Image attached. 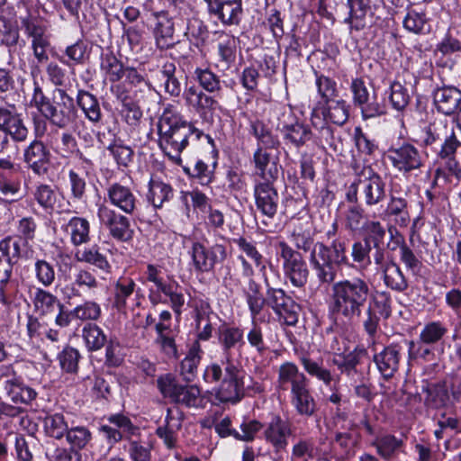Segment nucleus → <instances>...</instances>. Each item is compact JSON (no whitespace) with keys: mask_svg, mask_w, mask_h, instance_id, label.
Listing matches in <instances>:
<instances>
[{"mask_svg":"<svg viewBox=\"0 0 461 461\" xmlns=\"http://www.w3.org/2000/svg\"><path fill=\"white\" fill-rule=\"evenodd\" d=\"M27 246L28 242L17 237H6L0 241V253L6 258V266H10L11 270L20 258L26 257Z\"/></svg>","mask_w":461,"mask_h":461,"instance_id":"obj_36","label":"nucleus"},{"mask_svg":"<svg viewBox=\"0 0 461 461\" xmlns=\"http://www.w3.org/2000/svg\"><path fill=\"white\" fill-rule=\"evenodd\" d=\"M434 103L439 113L455 114L461 110V91L452 86L438 88L434 93Z\"/></svg>","mask_w":461,"mask_h":461,"instance_id":"obj_29","label":"nucleus"},{"mask_svg":"<svg viewBox=\"0 0 461 461\" xmlns=\"http://www.w3.org/2000/svg\"><path fill=\"white\" fill-rule=\"evenodd\" d=\"M63 230L70 236V242L76 247L90 241V223L86 218L72 217Z\"/></svg>","mask_w":461,"mask_h":461,"instance_id":"obj_37","label":"nucleus"},{"mask_svg":"<svg viewBox=\"0 0 461 461\" xmlns=\"http://www.w3.org/2000/svg\"><path fill=\"white\" fill-rule=\"evenodd\" d=\"M183 98L187 106L194 109L198 113H207L214 111L218 102L210 95L204 94L198 87L192 86L183 93Z\"/></svg>","mask_w":461,"mask_h":461,"instance_id":"obj_32","label":"nucleus"},{"mask_svg":"<svg viewBox=\"0 0 461 461\" xmlns=\"http://www.w3.org/2000/svg\"><path fill=\"white\" fill-rule=\"evenodd\" d=\"M44 432L47 436L61 439L68 432V425L61 413L49 414L43 420Z\"/></svg>","mask_w":461,"mask_h":461,"instance_id":"obj_53","label":"nucleus"},{"mask_svg":"<svg viewBox=\"0 0 461 461\" xmlns=\"http://www.w3.org/2000/svg\"><path fill=\"white\" fill-rule=\"evenodd\" d=\"M402 445V441L393 435L382 436L375 438V440L372 443V446L376 448L378 455L385 460H389L393 457L395 452L400 448Z\"/></svg>","mask_w":461,"mask_h":461,"instance_id":"obj_60","label":"nucleus"},{"mask_svg":"<svg viewBox=\"0 0 461 461\" xmlns=\"http://www.w3.org/2000/svg\"><path fill=\"white\" fill-rule=\"evenodd\" d=\"M387 158L392 166L403 175L420 170L424 166L422 152L409 142L390 147L387 151Z\"/></svg>","mask_w":461,"mask_h":461,"instance_id":"obj_10","label":"nucleus"},{"mask_svg":"<svg viewBox=\"0 0 461 461\" xmlns=\"http://www.w3.org/2000/svg\"><path fill=\"white\" fill-rule=\"evenodd\" d=\"M80 358L81 355L79 351L68 345L58 355L60 368L62 371L68 374H76L77 372Z\"/></svg>","mask_w":461,"mask_h":461,"instance_id":"obj_61","label":"nucleus"},{"mask_svg":"<svg viewBox=\"0 0 461 461\" xmlns=\"http://www.w3.org/2000/svg\"><path fill=\"white\" fill-rule=\"evenodd\" d=\"M309 384L305 375L299 371L298 366L292 362H285L279 366L277 386L286 391L290 388L291 394Z\"/></svg>","mask_w":461,"mask_h":461,"instance_id":"obj_25","label":"nucleus"},{"mask_svg":"<svg viewBox=\"0 0 461 461\" xmlns=\"http://www.w3.org/2000/svg\"><path fill=\"white\" fill-rule=\"evenodd\" d=\"M172 197L173 189L168 184L153 178L149 180L147 199L155 208H161Z\"/></svg>","mask_w":461,"mask_h":461,"instance_id":"obj_45","label":"nucleus"},{"mask_svg":"<svg viewBox=\"0 0 461 461\" xmlns=\"http://www.w3.org/2000/svg\"><path fill=\"white\" fill-rule=\"evenodd\" d=\"M157 385L161 394L175 403L186 407L198 405L201 390L197 385L181 384L170 374L159 376Z\"/></svg>","mask_w":461,"mask_h":461,"instance_id":"obj_8","label":"nucleus"},{"mask_svg":"<svg viewBox=\"0 0 461 461\" xmlns=\"http://www.w3.org/2000/svg\"><path fill=\"white\" fill-rule=\"evenodd\" d=\"M14 170L11 157L0 158V200L5 203H14L23 197L21 180L11 175Z\"/></svg>","mask_w":461,"mask_h":461,"instance_id":"obj_17","label":"nucleus"},{"mask_svg":"<svg viewBox=\"0 0 461 461\" xmlns=\"http://www.w3.org/2000/svg\"><path fill=\"white\" fill-rule=\"evenodd\" d=\"M276 129L286 142L297 149L303 147L312 136L309 126L300 122L290 108L285 109L279 115Z\"/></svg>","mask_w":461,"mask_h":461,"instance_id":"obj_11","label":"nucleus"},{"mask_svg":"<svg viewBox=\"0 0 461 461\" xmlns=\"http://www.w3.org/2000/svg\"><path fill=\"white\" fill-rule=\"evenodd\" d=\"M185 34L194 41L195 46L199 47L205 45L210 32L208 27L202 20L193 17L186 22V31Z\"/></svg>","mask_w":461,"mask_h":461,"instance_id":"obj_58","label":"nucleus"},{"mask_svg":"<svg viewBox=\"0 0 461 461\" xmlns=\"http://www.w3.org/2000/svg\"><path fill=\"white\" fill-rule=\"evenodd\" d=\"M242 0H223L212 16L223 25H239L242 15Z\"/></svg>","mask_w":461,"mask_h":461,"instance_id":"obj_39","label":"nucleus"},{"mask_svg":"<svg viewBox=\"0 0 461 461\" xmlns=\"http://www.w3.org/2000/svg\"><path fill=\"white\" fill-rule=\"evenodd\" d=\"M312 125L317 131V139L320 144L325 148L330 147L337 150L336 138L334 136L333 128L329 125V122L322 119L318 111H312L311 116Z\"/></svg>","mask_w":461,"mask_h":461,"instance_id":"obj_42","label":"nucleus"},{"mask_svg":"<svg viewBox=\"0 0 461 461\" xmlns=\"http://www.w3.org/2000/svg\"><path fill=\"white\" fill-rule=\"evenodd\" d=\"M370 221L365 215L364 209L357 204L348 206L345 212L346 229L353 232L363 230Z\"/></svg>","mask_w":461,"mask_h":461,"instance_id":"obj_59","label":"nucleus"},{"mask_svg":"<svg viewBox=\"0 0 461 461\" xmlns=\"http://www.w3.org/2000/svg\"><path fill=\"white\" fill-rule=\"evenodd\" d=\"M221 41L218 44L220 61L229 68L236 59L237 43L233 36L223 32H218Z\"/></svg>","mask_w":461,"mask_h":461,"instance_id":"obj_56","label":"nucleus"},{"mask_svg":"<svg viewBox=\"0 0 461 461\" xmlns=\"http://www.w3.org/2000/svg\"><path fill=\"white\" fill-rule=\"evenodd\" d=\"M385 228L378 221L366 222L362 239L374 249L372 253L375 264H382L385 258Z\"/></svg>","mask_w":461,"mask_h":461,"instance_id":"obj_24","label":"nucleus"},{"mask_svg":"<svg viewBox=\"0 0 461 461\" xmlns=\"http://www.w3.org/2000/svg\"><path fill=\"white\" fill-rule=\"evenodd\" d=\"M51 160V153L43 141L34 139L23 149V162L36 175L48 172Z\"/></svg>","mask_w":461,"mask_h":461,"instance_id":"obj_18","label":"nucleus"},{"mask_svg":"<svg viewBox=\"0 0 461 461\" xmlns=\"http://www.w3.org/2000/svg\"><path fill=\"white\" fill-rule=\"evenodd\" d=\"M5 390L10 401L16 404H28L37 396L35 390L23 384L21 377H12L5 380Z\"/></svg>","mask_w":461,"mask_h":461,"instance_id":"obj_35","label":"nucleus"},{"mask_svg":"<svg viewBox=\"0 0 461 461\" xmlns=\"http://www.w3.org/2000/svg\"><path fill=\"white\" fill-rule=\"evenodd\" d=\"M97 216L114 240L127 242L132 239L134 230L131 228L130 220L126 216L116 212L105 204L99 206Z\"/></svg>","mask_w":461,"mask_h":461,"instance_id":"obj_16","label":"nucleus"},{"mask_svg":"<svg viewBox=\"0 0 461 461\" xmlns=\"http://www.w3.org/2000/svg\"><path fill=\"white\" fill-rule=\"evenodd\" d=\"M329 285H331L330 313L347 321L359 319L372 296L369 282L365 278L354 276L334 280Z\"/></svg>","mask_w":461,"mask_h":461,"instance_id":"obj_3","label":"nucleus"},{"mask_svg":"<svg viewBox=\"0 0 461 461\" xmlns=\"http://www.w3.org/2000/svg\"><path fill=\"white\" fill-rule=\"evenodd\" d=\"M106 194L111 204L124 213L133 215L138 212L140 203L130 186L113 183L107 187Z\"/></svg>","mask_w":461,"mask_h":461,"instance_id":"obj_21","label":"nucleus"},{"mask_svg":"<svg viewBox=\"0 0 461 461\" xmlns=\"http://www.w3.org/2000/svg\"><path fill=\"white\" fill-rule=\"evenodd\" d=\"M203 351L198 340L191 345L185 357L181 361L180 372L185 382H191L196 375L198 366L202 360Z\"/></svg>","mask_w":461,"mask_h":461,"instance_id":"obj_38","label":"nucleus"},{"mask_svg":"<svg viewBox=\"0 0 461 461\" xmlns=\"http://www.w3.org/2000/svg\"><path fill=\"white\" fill-rule=\"evenodd\" d=\"M292 433L290 423L276 415L267 424L263 434L266 442L271 445L276 453H279L286 449Z\"/></svg>","mask_w":461,"mask_h":461,"instance_id":"obj_20","label":"nucleus"},{"mask_svg":"<svg viewBox=\"0 0 461 461\" xmlns=\"http://www.w3.org/2000/svg\"><path fill=\"white\" fill-rule=\"evenodd\" d=\"M389 231L391 234V239L393 240V247H390V245L388 244L390 249L395 250L397 248H399L400 258L401 261L405 265V267L411 271L419 269L421 266V262L414 254V252L405 243L404 238L397 230H395V235L393 234L391 229L389 230Z\"/></svg>","mask_w":461,"mask_h":461,"instance_id":"obj_41","label":"nucleus"},{"mask_svg":"<svg viewBox=\"0 0 461 461\" xmlns=\"http://www.w3.org/2000/svg\"><path fill=\"white\" fill-rule=\"evenodd\" d=\"M158 146L165 156L176 165H181V153L189 145V138L195 134L200 140L206 134L187 122L177 109L168 104L159 116L158 124Z\"/></svg>","mask_w":461,"mask_h":461,"instance_id":"obj_2","label":"nucleus"},{"mask_svg":"<svg viewBox=\"0 0 461 461\" xmlns=\"http://www.w3.org/2000/svg\"><path fill=\"white\" fill-rule=\"evenodd\" d=\"M277 247L283 260V271L285 278L295 287L304 286L308 281L310 271L302 253L285 241H279Z\"/></svg>","mask_w":461,"mask_h":461,"instance_id":"obj_7","label":"nucleus"},{"mask_svg":"<svg viewBox=\"0 0 461 461\" xmlns=\"http://www.w3.org/2000/svg\"><path fill=\"white\" fill-rule=\"evenodd\" d=\"M291 402L299 415L311 417L317 410V404L309 384L291 394Z\"/></svg>","mask_w":461,"mask_h":461,"instance_id":"obj_40","label":"nucleus"},{"mask_svg":"<svg viewBox=\"0 0 461 461\" xmlns=\"http://www.w3.org/2000/svg\"><path fill=\"white\" fill-rule=\"evenodd\" d=\"M402 347L399 344H390L373 357V361L382 375L388 381L398 371L402 359Z\"/></svg>","mask_w":461,"mask_h":461,"instance_id":"obj_19","label":"nucleus"},{"mask_svg":"<svg viewBox=\"0 0 461 461\" xmlns=\"http://www.w3.org/2000/svg\"><path fill=\"white\" fill-rule=\"evenodd\" d=\"M135 283L130 278H120L113 288V306L119 312L126 308V301L134 290Z\"/></svg>","mask_w":461,"mask_h":461,"instance_id":"obj_55","label":"nucleus"},{"mask_svg":"<svg viewBox=\"0 0 461 461\" xmlns=\"http://www.w3.org/2000/svg\"><path fill=\"white\" fill-rule=\"evenodd\" d=\"M76 258L79 262L90 264L104 274H110L112 266L106 258V256L100 251L97 245L86 248L82 251L76 253Z\"/></svg>","mask_w":461,"mask_h":461,"instance_id":"obj_44","label":"nucleus"},{"mask_svg":"<svg viewBox=\"0 0 461 461\" xmlns=\"http://www.w3.org/2000/svg\"><path fill=\"white\" fill-rule=\"evenodd\" d=\"M300 362L309 375L321 381L325 385H330L333 376L329 369L323 366L322 360H314L307 355L300 357Z\"/></svg>","mask_w":461,"mask_h":461,"instance_id":"obj_51","label":"nucleus"},{"mask_svg":"<svg viewBox=\"0 0 461 461\" xmlns=\"http://www.w3.org/2000/svg\"><path fill=\"white\" fill-rule=\"evenodd\" d=\"M422 142L426 147L441 143L438 156L442 158H452L456 154V150L461 147V142L457 140L454 127L448 124L447 120L435 119L429 122L422 131Z\"/></svg>","mask_w":461,"mask_h":461,"instance_id":"obj_5","label":"nucleus"},{"mask_svg":"<svg viewBox=\"0 0 461 461\" xmlns=\"http://www.w3.org/2000/svg\"><path fill=\"white\" fill-rule=\"evenodd\" d=\"M422 391L427 393L425 404L430 408H441L449 400L448 391L444 383L427 384L422 387Z\"/></svg>","mask_w":461,"mask_h":461,"instance_id":"obj_49","label":"nucleus"},{"mask_svg":"<svg viewBox=\"0 0 461 461\" xmlns=\"http://www.w3.org/2000/svg\"><path fill=\"white\" fill-rule=\"evenodd\" d=\"M58 152L62 158L76 156L82 162H91V158L82 154L79 150L77 141L74 135L68 131L62 132Z\"/></svg>","mask_w":461,"mask_h":461,"instance_id":"obj_54","label":"nucleus"},{"mask_svg":"<svg viewBox=\"0 0 461 461\" xmlns=\"http://www.w3.org/2000/svg\"><path fill=\"white\" fill-rule=\"evenodd\" d=\"M409 197V190H402L397 184L393 185L389 192V202L383 212L384 217L393 219L400 227H407L411 221Z\"/></svg>","mask_w":461,"mask_h":461,"instance_id":"obj_15","label":"nucleus"},{"mask_svg":"<svg viewBox=\"0 0 461 461\" xmlns=\"http://www.w3.org/2000/svg\"><path fill=\"white\" fill-rule=\"evenodd\" d=\"M32 303L35 311L41 315L53 314L62 303L56 295L41 288L36 289Z\"/></svg>","mask_w":461,"mask_h":461,"instance_id":"obj_47","label":"nucleus"},{"mask_svg":"<svg viewBox=\"0 0 461 461\" xmlns=\"http://www.w3.org/2000/svg\"><path fill=\"white\" fill-rule=\"evenodd\" d=\"M204 139L211 148L209 154L203 158H197L190 166L185 167L184 171L198 184L208 186L215 179L219 152L213 139L210 135H205Z\"/></svg>","mask_w":461,"mask_h":461,"instance_id":"obj_12","label":"nucleus"},{"mask_svg":"<svg viewBox=\"0 0 461 461\" xmlns=\"http://www.w3.org/2000/svg\"><path fill=\"white\" fill-rule=\"evenodd\" d=\"M254 196L258 211L269 219H273L278 208L279 195L274 182L266 181L255 185Z\"/></svg>","mask_w":461,"mask_h":461,"instance_id":"obj_22","label":"nucleus"},{"mask_svg":"<svg viewBox=\"0 0 461 461\" xmlns=\"http://www.w3.org/2000/svg\"><path fill=\"white\" fill-rule=\"evenodd\" d=\"M243 330L238 327H221L218 340L225 358L224 367L218 363L208 365L203 374L204 382L220 383L216 398L221 402H239L245 395V387L241 371L234 364L232 349L244 345Z\"/></svg>","mask_w":461,"mask_h":461,"instance_id":"obj_1","label":"nucleus"},{"mask_svg":"<svg viewBox=\"0 0 461 461\" xmlns=\"http://www.w3.org/2000/svg\"><path fill=\"white\" fill-rule=\"evenodd\" d=\"M359 108L361 116L364 120H368L384 115L387 113L385 103L383 99L379 100L375 90L372 94L355 105Z\"/></svg>","mask_w":461,"mask_h":461,"instance_id":"obj_48","label":"nucleus"},{"mask_svg":"<svg viewBox=\"0 0 461 461\" xmlns=\"http://www.w3.org/2000/svg\"><path fill=\"white\" fill-rule=\"evenodd\" d=\"M256 174L264 181L275 182L278 177L277 158H274L262 147H258L254 155Z\"/></svg>","mask_w":461,"mask_h":461,"instance_id":"obj_30","label":"nucleus"},{"mask_svg":"<svg viewBox=\"0 0 461 461\" xmlns=\"http://www.w3.org/2000/svg\"><path fill=\"white\" fill-rule=\"evenodd\" d=\"M153 15L156 19L154 35L157 46L160 50L169 49L174 45L175 27L173 17H169L166 11L156 12Z\"/></svg>","mask_w":461,"mask_h":461,"instance_id":"obj_28","label":"nucleus"},{"mask_svg":"<svg viewBox=\"0 0 461 461\" xmlns=\"http://www.w3.org/2000/svg\"><path fill=\"white\" fill-rule=\"evenodd\" d=\"M189 253L193 267L199 273L212 271L215 265L222 263L227 258V250L224 245L214 244L206 248L198 240L192 243Z\"/></svg>","mask_w":461,"mask_h":461,"instance_id":"obj_13","label":"nucleus"},{"mask_svg":"<svg viewBox=\"0 0 461 461\" xmlns=\"http://www.w3.org/2000/svg\"><path fill=\"white\" fill-rule=\"evenodd\" d=\"M183 414L179 411L168 408L165 422L156 429V435L163 441L168 449L176 447L177 432L182 428Z\"/></svg>","mask_w":461,"mask_h":461,"instance_id":"obj_26","label":"nucleus"},{"mask_svg":"<svg viewBox=\"0 0 461 461\" xmlns=\"http://www.w3.org/2000/svg\"><path fill=\"white\" fill-rule=\"evenodd\" d=\"M321 447H316L312 438H300L292 447V460L308 461L309 459L318 458L323 455Z\"/></svg>","mask_w":461,"mask_h":461,"instance_id":"obj_46","label":"nucleus"},{"mask_svg":"<svg viewBox=\"0 0 461 461\" xmlns=\"http://www.w3.org/2000/svg\"><path fill=\"white\" fill-rule=\"evenodd\" d=\"M362 198L368 207L384 202L386 198L385 182L380 175H373L368 180L358 179Z\"/></svg>","mask_w":461,"mask_h":461,"instance_id":"obj_27","label":"nucleus"},{"mask_svg":"<svg viewBox=\"0 0 461 461\" xmlns=\"http://www.w3.org/2000/svg\"><path fill=\"white\" fill-rule=\"evenodd\" d=\"M291 241L295 247V250H303L309 252L308 260L310 266L314 271L317 258L323 257L326 249L321 241H315V230L312 229L309 221H300L294 223L291 231Z\"/></svg>","mask_w":461,"mask_h":461,"instance_id":"obj_9","label":"nucleus"},{"mask_svg":"<svg viewBox=\"0 0 461 461\" xmlns=\"http://www.w3.org/2000/svg\"><path fill=\"white\" fill-rule=\"evenodd\" d=\"M41 116L59 129H66L77 119V110L74 100L63 89H58V95L51 98V103Z\"/></svg>","mask_w":461,"mask_h":461,"instance_id":"obj_6","label":"nucleus"},{"mask_svg":"<svg viewBox=\"0 0 461 461\" xmlns=\"http://www.w3.org/2000/svg\"><path fill=\"white\" fill-rule=\"evenodd\" d=\"M20 33L16 24L0 15V41L9 49L15 48L19 42Z\"/></svg>","mask_w":461,"mask_h":461,"instance_id":"obj_62","label":"nucleus"},{"mask_svg":"<svg viewBox=\"0 0 461 461\" xmlns=\"http://www.w3.org/2000/svg\"><path fill=\"white\" fill-rule=\"evenodd\" d=\"M247 303L251 313V317L255 320L265 304H267V297L264 298L259 292V286L254 280L249 282V291L246 293Z\"/></svg>","mask_w":461,"mask_h":461,"instance_id":"obj_63","label":"nucleus"},{"mask_svg":"<svg viewBox=\"0 0 461 461\" xmlns=\"http://www.w3.org/2000/svg\"><path fill=\"white\" fill-rule=\"evenodd\" d=\"M108 420L113 426L104 424L99 429L111 445L119 442L123 438H128L135 435L139 430V428L122 414L111 415L108 417Z\"/></svg>","mask_w":461,"mask_h":461,"instance_id":"obj_23","label":"nucleus"},{"mask_svg":"<svg viewBox=\"0 0 461 461\" xmlns=\"http://www.w3.org/2000/svg\"><path fill=\"white\" fill-rule=\"evenodd\" d=\"M194 77L199 85L209 93H216L221 90L220 77L209 68H197Z\"/></svg>","mask_w":461,"mask_h":461,"instance_id":"obj_64","label":"nucleus"},{"mask_svg":"<svg viewBox=\"0 0 461 461\" xmlns=\"http://www.w3.org/2000/svg\"><path fill=\"white\" fill-rule=\"evenodd\" d=\"M82 336L89 351L102 348L106 342L103 330L95 323H87L83 328Z\"/></svg>","mask_w":461,"mask_h":461,"instance_id":"obj_57","label":"nucleus"},{"mask_svg":"<svg viewBox=\"0 0 461 461\" xmlns=\"http://www.w3.org/2000/svg\"><path fill=\"white\" fill-rule=\"evenodd\" d=\"M447 331V325L442 321H429L420 330L419 339L422 343L437 345L443 339Z\"/></svg>","mask_w":461,"mask_h":461,"instance_id":"obj_52","label":"nucleus"},{"mask_svg":"<svg viewBox=\"0 0 461 461\" xmlns=\"http://www.w3.org/2000/svg\"><path fill=\"white\" fill-rule=\"evenodd\" d=\"M76 101L77 104L90 122L98 124L102 122L103 113L100 103L95 95L86 90L79 89Z\"/></svg>","mask_w":461,"mask_h":461,"instance_id":"obj_33","label":"nucleus"},{"mask_svg":"<svg viewBox=\"0 0 461 461\" xmlns=\"http://www.w3.org/2000/svg\"><path fill=\"white\" fill-rule=\"evenodd\" d=\"M369 0H348L349 16L345 23H349L351 29L360 31L365 27V17L369 10Z\"/></svg>","mask_w":461,"mask_h":461,"instance_id":"obj_50","label":"nucleus"},{"mask_svg":"<svg viewBox=\"0 0 461 461\" xmlns=\"http://www.w3.org/2000/svg\"><path fill=\"white\" fill-rule=\"evenodd\" d=\"M355 441L349 433L337 432L331 442L330 457L346 461L354 454Z\"/></svg>","mask_w":461,"mask_h":461,"instance_id":"obj_43","label":"nucleus"},{"mask_svg":"<svg viewBox=\"0 0 461 461\" xmlns=\"http://www.w3.org/2000/svg\"><path fill=\"white\" fill-rule=\"evenodd\" d=\"M324 248L326 251L317 258L313 273L320 285H330L337 278V267L348 264L347 244L344 240L335 239Z\"/></svg>","mask_w":461,"mask_h":461,"instance_id":"obj_4","label":"nucleus"},{"mask_svg":"<svg viewBox=\"0 0 461 461\" xmlns=\"http://www.w3.org/2000/svg\"><path fill=\"white\" fill-rule=\"evenodd\" d=\"M267 305L271 307L279 321L288 326H294L297 323L300 306L284 290L267 289Z\"/></svg>","mask_w":461,"mask_h":461,"instance_id":"obj_14","label":"nucleus"},{"mask_svg":"<svg viewBox=\"0 0 461 461\" xmlns=\"http://www.w3.org/2000/svg\"><path fill=\"white\" fill-rule=\"evenodd\" d=\"M375 265L379 267L383 274L384 284L387 288L398 293H402L408 288L409 284L407 278L399 265L393 260L388 262L384 260L382 264Z\"/></svg>","mask_w":461,"mask_h":461,"instance_id":"obj_31","label":"nucleus"},{"mask_svg":"<svg viewBox=\"0 0 461 461\" xmlns=\"http://www.w3.org/2000/svg\"><path fill=\"white\" fill-rule=\"evenodd\" d=\"M312 111H318L327 122L341 126L347 122L349 113L346 101L332 100L329 104H325L322 107H315Z\"/></svg>","mask_w":461,"mask_h":461,"instance_id":"obj_34","label":"nucleus"}]
</instances>
